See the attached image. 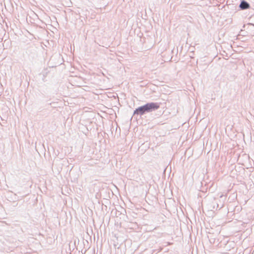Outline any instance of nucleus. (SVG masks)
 Masks as SVG:
<instances>
[{
	"label": "nucleus",
	"mask_w": 254,
	"mask_h": 254,
	"mask_svg": "<svg viewBox=\"0 0 254 254\" xmlns=\"http://www.w3.org/2000/svg\"><path fill=\"white\" fill-rule=\"evenodd\" d=\"M159 107V105L155 103H150L146 104V105L140 107L136 109L134 112V114H140L142 115L144 114L145 112H150L153 110H156L158 109Z\"/></svg>",
	"instance_id": "obj_1"
},
{
	"label": "nucleus",
	"mask_w": 254,
	"mask_h": 254,
	"mask_svg": "<svg viewBox=\"0 0 254 254\" xmlns=\"http://www.w3.org/2000/svg\"><path fill=\"white\" fill-rule=\"evenodd\" d=\"M240 6L242 9H244L248 8L250 6L247 2L243 1L241 3Z\"/></svg>",
	"instance_id": "obj_2"
}]
</instances>
